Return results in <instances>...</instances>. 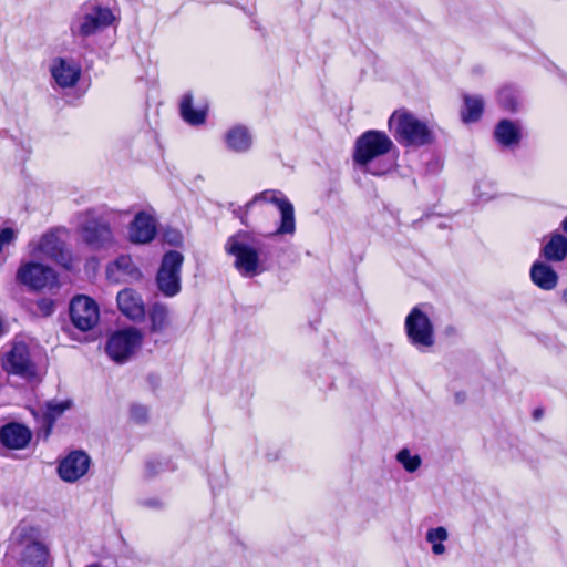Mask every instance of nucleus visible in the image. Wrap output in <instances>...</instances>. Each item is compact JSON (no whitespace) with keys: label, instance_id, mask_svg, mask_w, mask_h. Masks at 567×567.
Segmentation results:
<instances>
[{"label":"nucleus","instance_id":"nucleus-34","mask_svg":"<svg viewBox=\"0 0 567 567\" xmlns=\"http://www.w3.org/2000/svg\"><path fill=\"white\" fill-rule=\"evenodd\" d=\"M131 416L136 422H143L147 417V410L142 405H133L131 409Z\"/></svg>","mask_w":567,"mask_h":567},{"label":"nucleus","instance_id":"nucleus-11","mask_svg":"<svg viewBox=\"0 0 567 567\" xmlns=\"http://www.w3.org/2000/svg\"><path fill=\"white\" fill-rule=\"evenodd\" d=\"M142 340L143 334L135 328L120 330L110 337L105 350L112 360L122 363L137 351Z\"/></svg>","mask_w":567,"mask_h":567},{"label":"nucleus","instance_id":"nucleus-18","mask_svg":"<svg viewBox=\"0 0 567 567\" xmlns=\"http://www.w3.org/2000/svg\"><path fill=\"white\" fill-rule=\"evenodd\" d=\"M51 74L61 87H72L81 75V66L73 60L56 58L51 65Z\"/></svg>","mask_w":567,"mask_h":567},{"label":"nucleus","instance_id":"nucleus-21","mask_svg":"<svg viewBox=\"0 0 567 567\" xmlns=\"http://www.w3.org/2000/svg\"><path fill=\"white\" fill-rule=\"evenodd\" d=\"M224 141L227 148L236 153H246L252 145V136L249 130L243 125L229 128L224 135Z\"/></svg>","mask_w":567,"mask_h":567},{"label":"nucleus","instance_id":"nucleus-12","mask_svg":"<svg viewBox=\"0 0 567 567\" xmlns=\"http://www.w3.org/2000/svg\"><path fill=\"white\" fill-rule=\"evenodd\" d=\"M17 280L32 290H42L58 285L55 271L43 264L29 261L20 265Z\"/></svg>","mask_w":567,"mask_h":567},{"label":"nucleus","instance_id":"nucleus-32","mask_svg":"<svg viewBox=\"0 0 567 567\" xmlns=\"http://www.w3.org/2000/svg\"><path fill=\"white\" fill-rule=\"evenodd\" d=\"M16 230L12 228H3L0 231V252L4 246L11 244L16 239Z\"/></svg>","mask_w":567,"mask_h":567},{"label":"nucleus","instance_id":"nucleus-39","mask_svg":"<svg viewBox=\"0 0 567 567\" xmlns=\"http://www.w3.org/2000/svg\"><path fill=\"white\" fill-rule=\"evenodd\" d=\"M86 567H101V566H100V565H97V564H92V565H89V566H86Z\"/></svg>","mask_w":567,"mask_h":567},{"label":"nucleus","instance_id":"nucleus-25","mask_svg":"<svg viewBox=\"0 0 567 567\" xmlns=\"http://www.w3.org/2000/svg\"><path fill=\"white\" fill-rule=\"evenodd\" d=\"M547 260L561 261L567 255V239L563 235H554L543 248Z\"/></svg>","mask_w":567,"mask_h":567},{"label":"nucleus","instance_id":"nucleus-36","mask_svg":"<svg viewBox=\"0 0 567 567\" xmlns=\"http://www.w3.org/2000/svg\"><path fill=\"white\" fill-rule=\"evenodd\" d=\"M7 327L4 321L0 318V337L6 333Z\"/></svg>","mask_w":567,"mask_h":567},{"label":"nucleus","instance_id":"nucleus-30","mask_svg":"<svg viewBox=\"0 0 567 567\" xmlns=\"http://www.w3.org/2000/svg\"><path fill=\"white\" fill-rule=\"evenodd\" d=\"M498 100L504 109L515 111L517 105L516 92L511 87H504L498 93Z\"/></svg>","mask_w":567,"mask_h":567},{"label":"nucleus","instance_id":"nucleus-3","mask_svg":"<svg viewBox=\"0 0 567 567\" xmlns=\"http://www.w3.org/2000/svg\"><path fill=\"white\" fill-rule=\"evenodd\" d=\"M226 251L235 257L234 266L245 277H254L262 271L260 252L262 244L247 233L231 236L226 245Z\"/></svg>","mask_w":567,"mask_h":567},{"label":"nucleus","instance_id":"nucleus-15","mask_svg":"<svg viewBox=\"0 0 567 567\" xmlns=\"http://www.w3.org/2000/svg\"><path fill=\"white\" fill-rule=\"evenodd\" d=\"M155 217L148 212H140L128 226V239L134 244H148L156 235Z\"/></svg>","mask_w":567,"mask_h":567},{"label":"nucleus","instance_id":"nucleus-38","mask_svg":"<svg viewBox=\"0 0 567 567\" xmlns=\"http://www.w3.org/2000/svg\"><path fill=\"white\" fill-rule=\"evenodd\" d=\"M563 298H564V300L567 302V288L564 290Z\"/></svg>","mask_w":567,"mask_h":567},{"label":"nucleus","instance_id":"nucleus-20","mask_svg":"<svg viewBox=\"0 0 567 567\" xmlns=\"http://www.w3.org/2000/svg\"><path fill=\"white\" fill-rule=\"evenodd\" d=\"M118 310L131 320H142L145 307L141 296L132 289H123L117 293Z\"/></svg>","mask_w":567,"mask_h":567},{"label":"nucleus","instance_id":"nucleus-33","mask_svg":"<svg viewBox=\"0 0 567 567\" xmlns=\"http://www.w3.org/2000/svg\"><path fill=\"white\" fill-rule=\"evenodd\" d=\"M164 239L169 245L179 246V245H182L183 236L178 230L167 229L164 233Z\"/></svg>","mask_w":567,"mask_h":567},{"label":"nucleus","instance_id":"nucleus-5","mask_svg":"<svg viewBox=\"0 0 567 567\" xmlns=\"http://www.w3.org/2000/svg\"><path fill=\"white\" fill-rule=\"evenodd\" d=\"M394 146L392 140L381 131H368L363 133L355 143L354 162L365 172L373 175H381L386 172V167L371 166L372 162L388 154Z\"/></svg>","mask_w":567,"mask_h":567},{"label":"nucleus","instance_id":"nucleus-6","mask_svg":"<svg viewBox=\"0 0 567 567\" xmlns=\"http://www.w3.org/2000/svg\"><path fill=\"white\" fill-rule=\"evenodd\" d=\"M1 365L6 372L19 375L29 382L41 380L42 373L24 341H13L10 348L1 353Z\"/></svg>","mask_w":567,"mask_h":567},{"label":"nucleus","instance_id":"nucleus-16","mask_svg":"<svg viewBox=\"0 0 567 567\" xmlns=\"http://www.w3.org/2000/svg\"><path fill=\"white\" fill-rule=\"evenodd\" d=\"M91 460L84 452H72L59 465V475L65 482H75L90 467Z\"/></svg>","mask_w":567,"mask_h":567},{"label":"nucleus","instance_id":"nucleus-24","mask_svg":"<svg viewBox=\"0 0 567 567\" xmlns=\"http://www.w3.org/2000/svg\"><path fill=\"white\" fill-rule=\"evenodd\" d=\"M494 135L497 142L505 146L518 144L519 142V128L514 122L508 120H503L497 124Z\"/></svg>","mask_w":567,"mask_h":567},{"label":"nucleus","instance_id":"nucleus-14","mask_svg":"<svg viewBox=\"0 0 567 567\" xmlns=\"http://www.w3.org/2000/svg\"><path fill=\"white\" fill-rule=\"evenodd\" d=\"M258 200L272 203L280 210L281 221H280V226L278 227L276 234L292 235L295 233L296 225H295L293 206L286 197L281 196L280 194L272 192V190L264 192V193L257 195L252 200L247 203L246 210H248L250 208V206Z\"/></svg>","mask_w":567,"mask_h":567},{"label":"nucleus","instance_id":"nucleus-8","mask_svg":"<svg viewBox=\"0 0 567 567\" xmlns=\"http://www.w3.org/2000/svg\"><path fill=\"white\" fill-rule=\"evenodd\" d=\"M116 20L115 14L110 8L102 7L95 1L86 2L82 6L72 28L78 30L81 35H90L92 33L103 32L109 25Z\"/></svg>","mask_w":567,"mask_h":567},{"label":"nucleus","instance_id":"nucleus-31","mask_svg":"<svg viewBox=\"0 0 567 567\" xmlns=\"http://www.w3.org/2000/svg\"><path fill=\"white\" fill-rule=\"evenodd\" d=\"M69 408H70L69 401L49 402L47 404V417L54 420L58 416H60Z\"/></svg>","mask_w":567,"mask_h":567},{"label":"nucleus","instance_id":"nucleus-10","mask_svg":"<svg viewBox=\"0 0 567 567\" xmlns=\"http://www.w3.org/2000/svg\"><path fill=\"white\" fill-rule=\"evenodd\" d=\"M184 257L178 251H168L164 255L157 272V287L166 297H173L181 290V268Z\"/></svg>","mask_w":567,"mask_h":567},{"label":"nucleus","instance_id":"nucleus-7","mask_svg":"<svg viewBox=\"0 0 567 567\" xmlns=\"http://www.w3.org/2000/svg\"><path fill=\"white\" fill-rule=\"evenodd\" d=\"M64 229L44 233L39 240L30 243V252L35 258L50 259L64 268L72 267V256L63 239Z\"/></svg>","mask_w":567,"mask_h":567},{"label":"nucleus","instance_id":"nucleus-1","mask_svg":"<svg viewBox=\"0 0 567 567\" xmlns=\"http://www.w3.org/2000/svg\"><path fill=\"white\" fill-rule=\"evenodd\" d=\"M7 557L18 567H44L49 550L40 540L37 528L20 524L12 532Z\"/></svg>","mask_w":567,"mask_h":567},{"label":"nucleus","instance_id":"nucleus-19","mask_svg":"<svg viewBox=\"0 0 567 567\" xmlns=\"http://www.w3.org/2000/svg\"><path fill=\"white\" fill-rule=\"evenodd\" d=\"M141 272L128 256H120L106 268V277L110 281L118 284L141 278Z\"/></svg>","mask_w":567,"mask_h":567},{"label":"nucleus","instance_id":"nucleus-23","mask_svg":"<svg viewBox=\"0 0 567 567\" xmlns=\"http://www.w3.org/2000/svg\"><path fill=\"white\" fill-rule=\"evenodd\" d=\"M179 109L183 120L190 125H199L206 121L207 106L204 105L202 107L194 109L193 96L190 94L183 96Z\"/></svg>","mask_w":567,"mask_h":567},{"label":"nucleus","instance_id":"nucleus-4","mask_svg":"<svg viewBox=\"0 0 567 567\" xmlns=\"http://www.w3.org/2000/svg\"><path fill=\"white\" fill-rule=\"evenodd\" d=\"M389 128L403 146L420 147L433 141L426 123L406 111H395L389 118Z\"/></svg>","mask_w":567,"mask_h":567},{"label":"nucleus","instance_id":"nucleus-13","mask_svg":"<svg viewBox=\"0 0 567 567\" xmlns=\"http://www.w3.org/2000/svg\"><path fill=\"white\" fill-rule=\"evenodd\" d=\"M70 317L79 330L89 331L99 322V307L93 299L86 296H76L70 303Z\"/></svg>","mask_w":567,"mask_h":567},{"label":"nucleus","instance_id":"nucleus-27","mask_svg":"<svg viewBox=\"0 0 567 567\" xmlns=\"http://www.w3.org/2000/svg\"><path fill=\"white\" fill-rule=\"evenodd\" d=\"M465 110L462 112V118L464 122H476L483 112L484 102L480 96H464Z\"/></svg>","mask_w":567,"mask_h":567},{"label":"nucleus","instance_id":"nucleus-40","mask_svg":"<svg viewBox=\"0 0 567 567\" xmlns=\"http://www.w3.org/2000/svg\"><path fill=\"white\" fill-rule=\"evenodd\" d=\"M538 416H539V412H538V411H536V412H535V417H538Z\"/></svg>","mask_w":567,"mask_h":567},{"label":"nucleus","instance_id":"nucleus-22","mask_svg":"<svg viewBox=\"0 0 567 567\" xmlns=\"http://www.w3.org/2000/svg\"><path fill=\"white\" fill-rule=\"evenodd\" d=\"M530 278L536 286L544 290L554 289L558 282L556 271L542 261H537L532 266Z\"/></svg>","mask_w":567,"mask_h":567},{"label":"nucleus","instance_id":"nucleus-17","mask_svg":"<svg viewBox=\"0 0 567 567\" xmlns=\"http://www.w3.org/2000/svg\"><path fill=\"white\" fill-rule=\"evenodd\" d=\"M32 439V432L23 424L11 422L0 430V442L9 450L25 449Z\"/></svg>","mask_w":567,"mask_h":567},{"label":"nucleus","instance_id":"nucleus-29","mask_svg":"<svg viewBox=\"0 0 567 567\" xmlns=\"http://www.w3.org/2000/svg\"><path fill=\"white\" fill-rule=\"evenodd\" d=\"M396 460L410 473L415 472L420 467V465H421L420 456L419 455H411V453L406 449L401 450L398 453Z\"/></svg>","mask_w":567,"mask_h":567},{"label":"nucleus","instance_id":"nucleus-9","mask_svg":"<svg viewBox=\"0 0 567 567\" xmlns=\"http://www.w3.org/2000/svg\"><path fill=\"white\" fill-rule=\"evenodd\" d=\"M404 326L410 342L416 348H431L434 344L433 323L420 307L411 310Z\"/></svg>","mask_w":567,"mask_h":567},{"label":"nucleus","instance_id":"nucleus-2","mask_svg":"<svg viewBox=\"0 0 567 567\" xmlns=\"http://www.w3.org/2000/svg\"><path fill=\"white\" fill-rule=\"evenodd\" d=\"M114 217L113 210L94 208L78 214V231L82 241L93 249L111 247L114 244V234L110 224Z\"/></svg>","mask_w":567,"mask_h":567},{"label":"nucleus","instance_id":"nucleus-26","mask_svg":"<svg viewBox=\"0 0 567 567\" xmlns=\"http://www.w3.org/2000/svg\"><path fill=\"white\" fill-rule=\"evenodd\" d=\"M151 320V331L158 332L166 329L169 323V310L167 306L162 303H154L148 312Z\"/></svg>","mask_w":567,"mask_h":567},{"label":"nucleus","instance_id":"nucleus-28","mask_svg":"<svg viewBox=\"0 0 567 567\" xmlns=\"http://www.w3.org/2000/svg\"><path fill=\"white\" fill-rule=\"evenodd\" d=\"M447 530L444 527L431 528L426 533V540L432 544V551L434 555H442L445 553L443 542L447 539Z\"/></svg>","mask_w":567,"mask_h":567},{"label":"nucleus","instance_id":"nucleus-37","mask_svg":"<svg viewBox=\"0 0 567 567\" xmlns=\"http://www.w3.org/2000/svg\"><path fill=\"white\" fill-rule=\"evenodd\" d=\"M561 227L567 233V217L563 220Z\"/></svg>","mask_w":567,"mask_h":567},{"label":"nucleus","instance_id":"nucleus-35","mask_svg":"<svg viewBox=\"0 0 567 567\" xmlns=\"http://www.w3.org/2000/svg\"><path fill=\"white\" fill-rule=\"evenodd\" d=\"M38 308L41 310L43 315L49 316L53 312L54 305L50 300H41L38 303Z\"/></svg>","mask_w":567,"mask_h":567}]
</instances>
